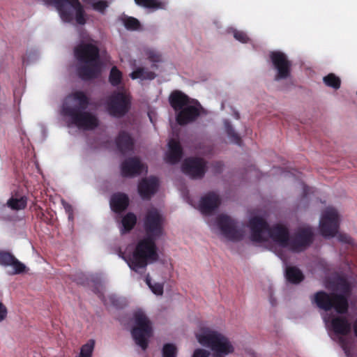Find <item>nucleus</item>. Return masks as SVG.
<instances>
[{
    "label": "nucleus",
    "instance_id": "nucleus-50",
    "mask_svg": "<svg viewBox=\"0 0 357 357\" xmlns=\"http://www.w3.org/2000/svg\"><path fill=\"white\" fill-rule=\"evenodd\" d=\"M235 117H236L237 119H238L240 118V115H239V114H238V112H236V113H235Z\"/></svg>",
    "mask_w": 357,
    "mask_h": 357
},
{
    "label": "nucleus",
    "instance_id": "nucleus-38",
    "mask_svg": "<svg viewBox=\"0 0 357 357\" xmlns=\"http://www.w3.org/2000/svg\"><path fill=\"white\" fill-rule=\"evenodd\" d=\"M91 4L93 10L98 11L101 13H104L105 9L108 7L107 2L102 0L94 3L91 1Z\"/></svg>",
    "mask_w": 357,
    "mask_h": 357
},
{
    "label": "nucleus",
    "instance_id": "nucleus-37",
    "mask_svg": "<svg viewBox=\"0 0 357 357\" xmlns=\"http://www.w3.org/2000/svg\"><path fill=\"white\" fill-rule=\"evenodd\" d=\"M15 256L8 252H0V264L3 266H10L13 264Z\"/></svg>",
    "mask_w": 357,
    "mask_h": 357
},
{
    "label": "nucleus",
    "instance_id": "nucleus-46",
    "mask_svg": "<svg viewBox=\"0 0 357 357\" xmlns=\"http://www.w3.org/2000/svg\"><path fill=\"white\" fill-rule=\"evenodd\" d=\"M352 328L355 337L357 338V318L354 321L352 324Z\"/></svg>",
    "mask_w": 357,
    "mask_h": 357
},
{
    "label": "nucleus",
    "instance_id": "nucleus-9",
    "mask_svg": "<svg viewBox=\"0 0 357 357\" xmlns=\"http://www.w3.org/2000/svg\"><path fill=\"white\" fill-rule=\"evenodd\" d=\"M134 319L135 326L131 330V335L135 343L144 351L147 349L149 339L153 334L151 323L142 310L134 313Z\"/></svg>",
    "mask_w": 357,
    "mask_h": 357
},
{
    "label": "nucleus",
    "instance_id": "nucleus-2",
    "mask_svg": "<svg viewBox=\"0 0 357 357\" xmlns=\"http://www.w3.org/2000/svg\"><path fill=\"white\" fill-rule=\"evenodd\" d=\"M89 105V98L82 91L69 94L63 105V114L71 123L79 128L92 130L98 125V119L85 110Z\"/></svg>",
    "mask_w": 357,
    "mask_h": 357
},
{
    "label": "nucleus",
    "instance_id": "nucleus-19",
    "mask_svg": "<svg viewBox=\"0 0 357 357\" xmlns=\"http://www.w3.org/2000/svg\"><path fill=\"white\" fill-rule=\"evenodd\" d=\"M331 327L336 335H347L351 330V325L347 317L337 316L331 321Z\"/></svg>",
    "mask_w": 357,
    "mask_h": 357
},
{
    "label": "nucleus",
    "instance_id": "nucleus-32",
    "mask_svg": "<svg viewBox=\"0 0 357 357\" xmlns=\"http://www.w3.org/2000/svg\"><path fill=\"white\" fill-rule=\"evenodd\" d=\"M324 84L334 89H338L341 85L340 79L333 73H330L323 79Z\"/></svg>",
    "mask_w": 357,
    "mask_h": 357
},
{
    "label": "nucleus",
    "instance_id": "nucleus-8",
    "mask_svg": "<svg viewBox=\"0 0 357 357\" xmlns=\"http://www.w3.org/2000/svg\"><path fill=\"white\" fill-rule=\"evenodd\" d=\"M312 302L321 310L329 311L334 309L339 314L347 313L349 308V303L344 296L334 292L317 291L314 294Z\"/></svg>",
    "mask_w": 357,
    "mask_h": 357
},
{
    "label": "nucleus",
    "instance_id": "nucleus-48",
    "mask_svg": "<svg viewBox=\"0 0 357 357\" xmlns=\"http://www.w3.org/2000/svg\"><path fill=\"white\" fill-rule=\"evenodd\" d=\"M278 256L280 257V258L283 260L284 261H286V259L282 256V255L281 253L278 254Z\"/></svg>",
    "mask_w": 357,
    "mask_h": 357
},
{
    "label": "nucleus",
    "instance_id": "nucleus-5",
    "mask_svg": "<svg viewBox=\"0 0 357 357\" xmlns=\"http://www.w3.org/2000/svg\"><path fill=\"white\" fill-rule=\"evenodd\" d=\"M169 102L176 112V121L180 126L195 121L200 115L199 102L181 91H172L169 96Z\"/></svg>",
    "mask_w": 357,
    "mask_h": 357
},
{
    "label": "nucleus",
    "instance_id": "nucleus-17",
    "mask_svg": "<svg viewBox=\"0 0 357 357\" xmlns=\"http://www.w3.org/2000/svg\"><path fill=\"white\" fill-rule=\"evenodd\" d=\"M158 185L156 177L142 178L138 185V192L143 199H149L156 192Z\"/></svg>",
    "mask_w": 357,
    "mask_h": 357
},
{
    "label": "nucleus",
    "instance_id": "nucleus-47",
    "mask_svg": "<svg viewBox=\"0 0 357 357\" xmlns=\"http://www.w3.org/2000/svg\"><path fill=\"white\" fill-rule=\"evenodd\" d=\"M339 340H340V343L342 345V347L345 350L346 349V347H347V341H346V339L343 337H340L339 338Z\"/></svg>",
    "mask_w": 357,
    "mask_h": 357
},
{
    "label": "nucleus",
    "instance_id": "nucleus-7",
    "mask_svg": "<svg viewBox=\"0 0 357 357\" xmlns=\"http://www.w3.org/2000/svg\"><path fill=\"white\" fill-rule=\"evenodd\" d=\"M47 6H54L65 22L71 23L75 20L79 25H84L86 18L84 8L79 0H43Z\"/></svg>",
    "mask_w": 357,
    "mask_h": 357
},
{
    "label": "nucleus",
    "instance_id": "nucleus-51",
    "mask_svg": "<svg viewBox=\"0 0 357 357\" xmlns=\"http://www.w3.org/2000/svg\"><path fill=\"white\" fill-rule=\"evenodd\" d=\"M120 256L123 258V259H125L124 256L123 255V254L121 252H120Z\"/></svg>",
    "mask_w": 357,
    "mask_h": 357
},
{
    "label": "nucleus",
    "instance_id": "nucleus-35",
    "mask_svg": "<svg viewBox=\"0 0 357 357\" xmlns=\"http://www.w3.org/2000/svg\"><path fill=\"white\" fill-rule=\"evenodd\" d=\"M146 282L153 294L158 296L162 295L164 289L163 284L158 282L152 284L149 275L146 278Z\"/></svg>",
    "mask_w": 357,
    "mask_h": 357
},
{
    "label": "nucleus",
    "instance_id": "nucleus-40",
    "mask_svg": "<svg viewBox=\"0 0 357 357\" xmlns=\"http://www.w3.org/2000/svg\"><path fill=\"white\" fill-rule=\"evenodd\" d=\"M234 37L238 41L246 43L249 40V38L247 34L241 31H235L234 33Z\"/></svg>",
    "mask_w": 357,
    "mask_h": 357
},
{
    "label": "nucleus",
    "instance_id": "nucleus-6",
    "mask_svg": "<svg viewBox=\"0 0 357 357\" xmlns=\"http://www.w3.org/2000/svg\"><path fill=\"white\" fill-rule=\"evenodd\" d=\"M198 342L213 351V357H225L234 351V347L229 340L221 333L203 328L196 334Z\"/></svg>",
    "mask_w": 357,
    "mask_h": 357
},
{
    "label": "nucleus",
    "instance_id": "nucleus-29",
    "mask_svg": "<svg viewBox=\"0 0 357 357\" xmlns=\"http://www.w3.org/2000/svg\"><path fill=\"white\" fill-rule=\"evenodd\" d=\"M121 20L125 28L128 30L137 31L141 27L139 21L134 17L125 15L121 18Z\"/></svg>",
    "mask_w": 357,
    "mask_h": 357
},
{
    "label": "nucleus",
    "instance_id": "nucleus-21",
    "mask_svg": "<svg viewBox=\"0 0 357 357\" xmlns=\"http://www.w3.org/2000/svg\"><path fill=\"white\" fill-rule=\"evenodd\" d=\"M116 144L119 151L124 154L133 150L134 140L128 132L121 131L116 139Z\"/></svg>",
    "mask_w": 357,
    "mask_h": 357
},
{
    "label": "nucleus",
    "instance_id": "nucleus-16",
    "mask_svg": "<svg viewBox=\"0 0 357 357\" xmlns=\"http://www.w3.org/2000/svg\"><path fill=\"white\" fill-rule=\"evenodd\" d=\"M144 169V165L136 157L129 158L121 164V174L124 177H132L139 175Z\"/></svg>",
    "mask_w": 357,
    "mask_h": 357
},
{
    "label": "nucleus",
    "instance_id": "nucleus-13",
    "mask_svg": "<svg viewBox=\"0 0 357 357\" xmlns=\"http://www.w3.org/2000/svg\"><path fill=\"white\" fill-rule=\"evenodd\" d=\"M215 222L221 234L226 238L237 241L243 238V231L238 229V222L229 215L225 214L218 215Z\"/></svg>",
    "mask_w": 357,
    "mask_h": 357
},
{
    "label": "nucleus",
    "instance_id": "nucleus-34",
    "mask_svg": "<svg viewBox=\"0 0 357 357\" xmlns=\"http://www.w3.org/2000/svg\"><path fill=\"white\" fill-rule=\"evenodd\" d=\"M162 357H176V347L172 343L165 344L162 349Z\"/></svg>",
    "mask_w": 357,
    "mask_h": 357
},
{
    "label": "nucleus",
    "instance_id": "nucleus-45",
    "mask_svg": "<svg viewBox=\"0 0 357 357\" xmlns=\"http://www.w3.org/2000/svg\"><path fill=\"white\" fill-rule=\"evenodd\" d=\"M110 302L112 304L116 307H119V305L118 303V299L114 296H111L109 297Z\"/></svg>",
    "mask_w": 357,
    "mask_h": 357
},
{
    "label": "nucleus",
    "instance_id": "nucleus-39",
    "mask_svg": "<svg viewBox=\"0 0 357 357\" xmlns=\"http://www.w3.org/2000/svg\"><path fill=\"white\" fill-rule=\"evenodd\" d=\"M10 266L14 268L13 274H20L24 272L26 269L25 265L16 258H15L13 260V264H12Z\"/></svg>",
    "mask_w": 357,
    "mask_h": 357
},
{
    "label": "nucleus",
    "instance_id": "nucleus-11",
    "mask_svg": "<svg viewBox=\"0 0 357 357\" xmlns=\"http://www.w3.org/2000/svg\"><path fill=\"white\" fill-rule=\"evenodd\" d=\"M314 231L310 227L299 228L289 238L287 248L294 252H301L305 250L314 241Z\"/></svg>",
    "mask_w": 357,
    "mask_h": 357
},
{
    "label": "nucleus",
    "instance_id": "nucleus-42",
    "mask_svg": "<svg viewBox=\"0 0 357 357\" xmlns=\"http://www.w3.org/2000/svg\"><path fill=\"white\" fill-rule=\"evenodd\" d=\"M210 352L204 349H196L192 357H209Z\"/></svg>",
    "mask_w": 357,
    "mask_h": 357
},
{
    "label": "nucleus",
    "instance_id": "nucleus-25",
    "mask_svg": "<svg viewBox=\"0 0 357 357\" xmlns=\"http://www.w3.org/2000/svg\"><path fill=\"white\" fill-rule=\"evenodd\" d=\"M335 289L339 291L338 295L344 296L348 302V298L351 294V287L347 280L343 278H338L335 282Z\"/></svg>",
    "mask_w": 357,
    "mask_h": 357
},
{
    "label": "nucleus",
    "instance_id": "nucleus-20",
    "mask_svg": "<svg viewBox=\"0 0 357 357\" xmlns=\"http://www.w3.org/2000/svg\"><path fill=\"white\" fill-rule=\"evenodd\" d=\"M129 197L123 192H116L112 195L110 199V207L116 213L124 211L129 205Z\"/></svg>",
    "mask_w": 357,
    "mask_h": 357
},
{
    "label": "nucleus",
    "instance_id": "nucleus-3",
    "mask_svg": "<svg viewBox=\"0 0 357 357\" xmlns=\"http://www.w3.org/2000/svg\"><path fill=\"white\" fill-rule=\"evenodd\" d=\"M77 61L84 65L77 68L79 77L84 81L97 78L101 71L98 47L91 43H80L74 50Z\"/></svg>",
    "mask_w": 357,
    "mask_h": 357
},
{
    "label": "nucleus",
    "instance_id": "nucleus-49",
    "mask_svg": "<svg viewBox=\"0 0 357 357\" xmlns=\"http://www.w3.org/2000/svg\"><path fill=\"white\" fill-rule=\"evenodd\" d=\"M85 3H91V0H82Z\"/></svg>",
    "mask_w": 357,
    "mask_h": 357
},
{
    "label": "nucleus",
    "instance_id": "nucleus-31",
    "mask_svg": "<svg viewBox=\"0 0 357 357\" xmlns=\"http://www.w3.org/2000/svg\"><path fill=\"white\" fill-rule=\"evenodd\" d=\"M122 81V73L116 67L112 68L109 76V82L113 86H119Z\"/></svg>",
    "mask_w": 357,
    "mask_h": 357
},
{
    "label": "nucleus",
    "instance_id": "nucleus-10",
    "mask_svg": "<svg viewBox=\"0 0 357 357\" xmlns=\"http://www.w3.org/2000/svg\"><path fill=\"white\" fill-rule=\"evenodd\" d=\"M130 105V96L122 91H114L107 100V112L116 118L124 116L129 112Z\"/></svg>",
    "mask_w": 357,
    "mask_h": 357
},
{
    "label": "nucleus",
    "instance_id": "nucleus-41",
    "mask_svg": "<svg viewBox=\"0 0 357 357\" xmlns=\"http://www.w3.org/2000/svg\"><path fill=\"white\" fill-rule=\"evenodd\" d=\"M337 239L344 243L351 245L353 244V239L351 238L350 236L346 234L340 233L337 235Z\"/></svg>",
    "mask_w": 357,
    "mask_h": 357
},
{
    "label": "nucleus",
    "instance_id": "nucleus-1",
    "mask_svg": "<svg viewBox=\"0 0 357 357\" xmlns=\"http://www.w3.org/2000/svg\"><path fill=\"white\" fill-rule=\"evenodd\" d=\"M165 218L155 208L147 210L144 218L146 237L137 243L132 256L127 261L129 267L134 271L144 269L148 263L158 261L159 255L155 241L162 236Z\"/></svg>",
    "mask_w": 357,
    "mask_h": 357
},
{
    "label": "nucleus",
    "instance_id": "nucleus-23",
    "mask_svg": "<svg viewBox=\"0 0 357 357\" xmlns=\"http://www.w3.org/2000/svg\"><path fill=\"white\" fill-rule=\"evenodd\" d=\"M284 275L287 282L294 284L301 283L305 278L301 270L295 266H287Z\"/></svg>",
    "mask_w": 357,
    "mask_h": 357
},
{
    "label": "nucleus",
    "instance_id": "nucleus-4",
    "mask_svg": "<svg viewBox=\"0 0 357 357\" xmlns=\"http://www.w3.org/2000/svg\"><path fill=\"white\" fill-rule=\"evenodd\" d=\"M251 230V239L255 242H263L271 238L282 248H287L289 241L288 229L281 225L271 227L261 217H254L249 222Z\"/></svg>",
    "mask_w": 357,
    "mask_h": 357
},
{
    "label": "nucleus",
    "instance_id": "nucleus-30",
    "mask_svg": "<svg viewBox=\"0 0 357 357\" xmlns=\"http://www.w3.org/2000/svg\"><path fill=\"white\" fill-rule=\"evenodd\" d=\"M225 126L226 132H227L228 137H229V139L234 144H236L240 146L241 144V143H242L241 138L235 132V130H234L233 126H231V124L230 123V122H229L228 121H226L225 123Z\"/></svg>",
    "mask_w": 357,
    "mask_h": 357
},
{
    "label": "nucleus",
    "instance_id": "nucleus-12",
    "mask_svg": "<svg viewBox=\"0 0 357 357\" xmlns=\"http://www.w3.org/2000/svg\"><path fill=\"white\" fill-rule=\"evenodd\" d=\"M319 229L321 235L326 238L337 235L339 229V215L336 209L328 207L323 213Z\"/></svg>",
    "mask_w": 357,
    "mask_h": 357
},
{
    "label": "nucleus",
    "instance_id": "nucleus-27",
    "mask_svg": "<svg viewBox=\"0 0 357 357\" xmlns=\"http://www.w3.org/2000/svg\"><path fill=\"white\" fill-rule=\"evenodd\" d=\"M130 76L132 79L152 80L155 77L156 75L155 73L146 70L144 68L139 67L132 71Z\"/></svg>",
    "mask_w": 357,
    "mask_h": 357
},
{
    "label": "nucleus",
    "instance_id": "nucleus-43",
    "mask_svg": "<svg viewBox=\"0 0 357 357\" xmlns=\"http://www.w3.org/2000/svg\"><path fill=\"white\" fill-rule=\"evenodd\" d=\"M6 316L7 309L1 303H0V321L5 319Z\"/></svg>",
    "mask_w": 357,
    "mask_h": 357
},
{
    "label": "nucleus",
    "instance_id": "nucleus-15",
    "mask_svg": "<svg viewBox=\"0 0 357 357\" xmlns=\"http://www.w3.org/2000/svg\"><path fill=\"white\" fill-rule=\"evenodd\" d=\"M182 171L192 178H202L206 171V164L200 158H188L182 164Z\"/></svg>",
    "mask_w": 357,
    "mask_h": 357
},
{
    "label": "nucleus",
    "instance_id": "nucleus-18",
    "mask_svg": "<svg viewBox=\"0 0 357 357\" xmlns=\"http://www.w3.org/2000/svg\"><path fill=\"white\" fill-rule=\"evenodd\" d=\"M220 204L219 196L210 192L202 197L199 203V210L204 215H210L216 210Z\"/></svg>",
    "mask_w": 357,
    "mask_h": 357
},
{
    "label": "nucleus",
    "instance_id": "nucleus-14",
    "mask_svg": "<svg viewBox=\"0 0 357 357\" xmlns=\"http://www.w3.org/2000/svg\"><path fill=\"white\" fill-rule=\"evenodd\" d=\"M269 57L277 73L274 79L279 81L287 79L291 74V63L287 55L280 51H273L269 54Z\"/></svg>",
    "mask_w": 357,
    "mask_h": 357
},
{
    "label": "nucleus",
    "instance_id": "nucleus-26",
    "mask_svg": "<svg viewBox=\"0 0 357 357\" xmlns=\"http://www.w3.org/2000/svg\"><path fill=\"white\" fill-rule=\"evenodd\" d=\"M137 223V217L133 213H128L121 220L122 229L121 233L129 232L133 229Z\"/></svg>",
    "mask_w": 357,
    "mask_h": 357
},
{
    "label": "nucleus",
    "instance_id": "nucleus-33",
    "mask_svg": "<svg viewBox=\"0 0 357 357\" xmlns=\"http://www.w3.org/2000/svg\"><path fill=\"white\" fill-rule=\"evenodd\" d=\"M95 347L94 340H89L82 346L78 357H91Z\"/></svg>",
    "mask_w": 357,
    "mask_h": 357
},
{
    "label": "nucleus",
    "instance_id": "nucleus-44",
    "mask_svg": "<svg viewBox=\"0 0 357 357\" xmlns=\"http://www.w3.org/2000/svg\"><path fill=\"white\" fill-rule=\"evenodd\" d=\"M311 192V188L305 185H303V196H302V200L305 199L307 195Z\"/></svg>",
    "mask_w": 357,
    "mask_h": 357
},
{
    "label": "nucleus",
    "instance_id": "nucleus-22",
    "mask_svg": "<svg viewBox=\"0 0 357 357\" xmlns=\"http://www.w3.org/2000/svg\"><path fill=\"white\" fill-rule=\"evenodd\" d=\"M168 145L169 151L167 155V161L170 164L178 163L183 155V149L180 142L172 139L169 140Z\"/></svg>",
    "mask_w": 357,
    "mask_h": 357
},
{
    "label": "nucleus",
    "instance_id": "nucleus-36",
    "mask_svg": "<svg viewBox=\"0 0 357 357\" xmlns=\"http://www.w3.org/2000/svg\"><path fill=\"white\" fill-rule=\"evenodd\" d=\"M145 54L151 62L158 63L162 61L161 54L153 49H147L145 51Z\"/></svg>",
    "mask_w": 357,
    "mask_h": 357
},
{
    "label": "nucleus",
    "instance_id": "nucleus-24",
    "mask_svg": "<svg viewBox=\"0 0 357 357\" xmlns=\"http://www.w3.org/2000/svg\"><path fill=\"white\" fill-rule=\"evenodd\" d=\"M135 3L139 7L157 10L165 9L166 3L160 0H134Z\"/></svg>",
    "mask_w": 357,
    "mask_h": 357
},
{
    "label": "nucleus",
    "instance_id": "nucleus-28",
    "mask_svg": "<svg viewBox=\"0 0 357 357\" xmlns=\"http://www.w3.org/2000/svg\"><path fill=\"white\" fill-rule=\"evenodd\" d=\"M27 205V198L25 196L20 197H12L7 202V206L14 211L24 209Z\"/></svg>",
    "mask_w": 357,
    "mask_h": 357
}]
</instances>
